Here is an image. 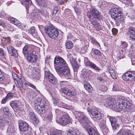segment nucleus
<instances>
[{
    "label": "nucleus",
    "mask_w": 135,
    "mask_h": 135,
    "mask_svg": "<svg viewBox=\"0 0 135 135\" xmlns=\"http://www.w3.org/2000/svg\"><path fill=\"white\" fill-rule=\"evenodd\" d=\"M35 107L36 111L40 114H45L47 111V106L45 105V101L40 99L35 101Z\"/></svg>",
    "instance_id": "f257e3e1"
},
{
    "label": "nucleus",
    "mask_w": 135,
    "mask_h": 135,
    "mask_svg": "<svg viewBox=\"0 0 135 135\" xmlns=\"http://www.w3.org/2000/svg\"><path fill=\"white\" fill-rule=\"evenodd\" d=\"M87 14L90 21H92L93 20H96V19L100 20L102 18L100 13L94 7H91L89 11L87 12Z\"/></svg>",
    "instance_id": "f03ea898"
},
{
    "label": "nucleus",
    "mask_w": 135,
    "mask_h": 135,
    "mask_svg": "<svg viewBox=\"0 0 135 135\" xmlns=\"http://www.w3.org/2000/svg\"><path fill=\"white\" fill-rule=\"evenodd\" d=\"M112 18L116 21L120 22L122 21L123 18L120 9L117 8H114L110 10Z\"/></svg>",
    "instance_id": "7ed1b4c3"
},
{
    "label": "nucleus",
    "mask_w": 135,
    "mask_h": 135,
    "mask_svg": "<svg viewBox=\"0 0 135 135\" xmlns=\"http://www.w3.org/2000/svg\"><path fill=\"white\" fill-rule=\"evenodd\" d=\"M44 31L46 34L52 39L56 38L59 35L58 31L51 25L46 26Z\"/></svg>",
    "instance_id": "20e7f679"
},
{
    "label": "nucleus",
    "mask_w": 135,
    "mask_h": 135,
    "mask_svg": "<svg viewBox=\"0 0 135 135\" xmlns=\"http://www.w3.org/2000/svg\"><path fill=\"white\" fill-rule=\"evenodd\" d=\"M117 102L119 105V111L122 109L124 110L130 109L132 106L131 103L128 100L122 97L118 98Z\"/></svg>",
    "instance_id": "39448f33"
},
{
    "label": "nucleus",
    "mask_w": 135,
    "mask_h": 135,
    "mask_svg": "<svg viewBox=\"0 0 135 135\" xmlns=\"http://www.w3.org/2000/svg\"><path fill=\"white\" fill-rule=\"evenodd\" d=\"M116 102L115 100L111 98L108 99L106 101V103L110 108L115 111H119V105Z\"/></svg>",
    "instance_id": "423d86ee"
},
{
    "label": "nucleus",
    "mask_w": 135,
    "mask_h": 135,
    "mask_svg": "<svg viewBox=\"0 0 135 135\" xmlns=\"http://www.w3.org/2000/svg\"><path fill=\"white\" fill-rule=\"evenodd\" d=\"M81 113H78L77 116L78 117L79 121L84 128L85 126H87L89 125L88 124L90 123L91 122L85 115Z\"/></svg>",
    "instance_id": "0eeeda50"
},
{
    "label": "nucleus",
    "mask_w": 135,
    "mask_h": 135,
    "mask_svg": "<svg viewBox=\"0 0 135 135\" xmlns=\"http://www.w3.org/2000/svg\"><path fill=\"white\" fill-rule=\"evenodd\" d=\"M122 78L125 81H131L135 79V72L129 71L126 72L122 76Z\"/></svg>",
    "instance_id": "6e6552de"
},
{
    "label": "nucleus",
    "mask_w": 135,
    "mask_h": 135,
    "mask_svg": "<svg viewBox=\"0 0 135 135\" xmlns=\"http://www.w3.org/2000/svg\"><path fill=\"white\" fill-rule=\"evenodd\" d=\"M45 77L49 82L54 85L56 84L57 83L56 78L50 71H45Z\"/></svg>",
    "instance_id": "1a4fd4ad"
},
{
    "label": "nucleus",
    "mask_w": 135,
    "mask_h": 135,
    "mask_svg": "<svg viewBox=\"0 0 135 135\" xmlns=\"http://www.w3.org/2000/svg\"><path fill=\"white\" fill-rule=\"evenodd\" d=\"M87 110L89 115H91L93 118L98 120L102 118V116L101 113L97 110L95 109L88 108Z\"/></svg>",
    "instance_id": "9d476101"
},
{
    "label": "nucleus",
    "mask_w": 135,
    "mask_h": 135,
    "mask_svg": "<svg viewBox=\"0 0 135 135\" xmlns=\"http://www.w3.org/2000/svg\"><path fill=\"white\" fill-rule=\"evenodd\" d=\"M70 120L68 114L62 115L58 120H56L57 122L61 125L65 126L69 123Z\"/></svg>",
    "instance_id": "9b49d317"
},
{
    "label": "nucleus",
    "mask_w": 135,
    "mask_h": 135,
    "mask_svg": "<svg viewBox=\"0 0 135 135\" xmlns=\"http://www.w3.org/2000/svg\"><path fill=\"white\" fill-rule=\"evenodd\" d=\"M56 71L61 76L68 77L70 74V69L68 66H65V67L56 70Z\"/></svg>",
    "instance_id": "f8f14e48"
},
{
    "label": "nucleus",
    "mask_w": 135,
    "mask_h": 135,
    "mask_svg": "<svg viewBox=\"0 0 135 135\" xmlns=\"http://www.w3.org/2000/svg\"><path fill=\"white\" fill-rule=\"evenodd\" d=\"M12 76L15 80H16L18 84L17 85L18 87H21V86L23 88L24 85H26V82L24 78L23 77L21 78H18L17 75L15 73H14L12 74Z\"/></svg>",
    "instance_id": "ddd939ff"
},
{
    "label": "nucleus",
    "mask_w": 135,
    "mask_h": 135,
    "mask_svg": "<svg viewBox=\"0 0 135 135\" xmlns=\"http://www.w3.org/2000/svg\"><path fill=\"white\" fill-rule=\"evenodd\" d=\"M37 58V55H35L33 52H32L28 55L26 57V59L29 62H35Z\"/></svg>",
    "instance_id": "4468645a"
},
{
    "label": "nucleus",
    "mask_w": 135,
    "mask_h": 135,
    "mask_svg": "<svg viewBox=\"0 0 135 135\" xmlns=\"http://www.w3.org/2000/svg\"><path fill=\"white\" fill-rule=\"evenodd\" d=\"M33 46L32 45L27 44L22 49V53L25 56H27L32 52L30 49Z\"/></svg>",
    "instance_id": "2eb2a0df"
},
{
    "label": "nucleus",
    "mask_w": 135,
    "mask_h": 135,
    "mask_svg": "<svg viewBox=\"0 0 135 135\" xmlns=\"http://www.w3.org/2000/svg\"><path fill=\"white\" fill-rule=\"evenodd\" d=\"M113 129L114 130L117 129L119 127L118 121L114 118L110 117L109 118Z\"/></svg>",
    "instance_id": "dca6fc26"
},
{
    "label": "nucleus",
    "mask_w": 135,
    "mask_h": 135,
    "mask_svg": "<svg viewBox=\"0 0 135 135\" xmlns=\"http://www.w3.org/2000/svg\"><path fill=\"white\" fill-rule=\"evenodd\" d=\"M84 128L90 135H98L97 130L88 125L87 126H84Z\"/></svg>",
    "instance_id": "f3484780"
},
{
    "label": "nucleus",
    "mask_w": 135,
    "mask_h": 135,
    "mask_svg": "<svg viewBox=\"0 0 135 135\" xmlns=\"http://www.w3.org/2000/svg\"><path fill=\"white\" fill-rule=\"evenodd\" d=\"M20 129L22 131L25 132L27 130L28 128V125L25 122H21L19 124Z\"/></svg>",
    "instance_id": "a211bd4d"
},
{
    "label": "nucleus",
    "mask_w": 135,
    "mask_h": 135,
    "mask_svg": "<svg viewBox=\"0 0 135 135\" xmlns=\"http://www.w3.org/2000/svg\"><path fill=\"white\" fill-rule=\"evenodd\" d=\"M85 65L88 67H89L94 70L97 72H99L100 70L99 68L92 62L90 61H87L85 63Z\"/></svg>",
    "instance_id": "6ab92c4d"
},
{
    "label": "nucleus",
    "mask_w": 135,
    "mask_h": 135,
    "mask_svg": "<svg viewBox=\"0 0 135 135\" xmlns=\"http://www.w3.org/2000/svg\"><path fill=\"white\" fill-rule=\"evenodd\" d=\"M7 49L9 53H12L13 55L15 57L18 56V53L16 50L13 47L9 46L8 47H7Z\"/></svg>",
    "instance_id": "aec40b11"
},
{
    "label": "nucleus",
    "mask_w": 135,
    "mask_h": 135,
    "mask_svg": "<svg viewBox=\"0 0 135 135\" xmlns=\"http://www.w3.org/2000/svg\"><path fill=\"white\" fill-rule=\"evenodd\" d=\"M70 61L73 67L74 71H76L79 67V66L75 60L72 57L70 59Z\"/></svg>",
    "instance_id": "412c9836"
},
{
    "label": "nucleus",
    "mask_w": 135,
    "mask_h": 135,
    "mask_svg": "<svg viewBox=\"0 0 135 135\" xmlns=\"http://www.w3.org/2000/svg\"><path fill=\"white\" fill-rule=\"evenodd\" d=\"M70 61L73 67L74 71H76L79 67V66L75 60L72 57L70 59Z\"/></svg>",
    "instance_id": "4be33fe9"
},
{
    "label": "nucleus",
    "mask_w": 135,
    "mask_h": 135,
    "mask_svg": "<svg viewBox=\"0 0 135 135\" xmlns=\"http://www.w3.org/2000/svg\"><path fill=\"white\" fill-rule=\"evenodd\" d=\"M29 119L31 121H32L34 124L35 123V122L36 121V124H37L39 122L38 120L36 119V117L35 115L33 113H30L29 114Z\"/></svg>",
    "instance_id": "5701e85b"
},
{
    "label": "nucleus",
    "mask_w": 135,
    "mask_h": 135,
    "mask_svg": "<svg viewBox=\"0 0 135 135\" xmlns=\"http://www.w3.org/2000/svg\"><path fill=\"white\" fill-rule=\"evenodd\" d=\"M64 59L62 58L59 57H56L54 59V63L55 65H58L59 64L62 62V61H63Z\"/></svg>",
    "instance_id": "b1692460"
},
{
    "label": "nucleus",
    "mask_w": 135,
    "mask_h": 135,
    "mask_svg": "<svg viewBox=\"0 0 135 135\" xmlns=\"http://www.w3.org/2000/svg\"><path fill=\"white\" fill-rule=\"evenodd\" d=\"M93 21H90L92 24L96 29L98 31L100 29V26L99 24L97 22V21L96 20H93Z\"/></svg>",
    "instance_id": "393cba45"
},
{
    "label": "nucleus",
    "mask_w": 135,
    "mask_h": 135,
    "mask_svg": "<svg viewBox=\"0 0 135 135\" xmlns=\"http://www.w3.org/2000/svg\"><path fill=\"white\" fill-rule=\"evenodd\" d=\"M118 135H133L129 131H125L122 130L120 131L118 133Z\"/></svg>",
    "instance_id": "a878e982"
},
{
    "label": "nucleus",
    "mask_w": 135,
    "mask_h": 135,
    "mask_svg": "<svg viewBox=\"0 0 135 135\" xmlns=\"http://www.w3.org/2000/svg\"><path fill=\"white\" fill-rule=\"evenodd\" d=\"M31 2L30 0H22V4L26 7H28L31 5Z\"/></svg>",
    "instance_id": "bb28decb"
},
{
    "label": "nucleus",
    "mask_w": 135,
    "mask_h": 135,
    "mask_svg": "<svg viewBox=\"0 0 135 135\" xmlns=\"http://www.w3.org/2000/svg\"><path fill=\"white\" fill-rule=\"evenodd\" d=\"M65 45L67 48L68 49H70L73 47V44L72 42L69 41H67L65 43Z\"/></svg>",
    "instance_id": "cd10ccee"
},
{
    "label": "nucleus",
    "mask_w": 135,
    "mask_h": 135,
    "mask_svg": "<svg viewBox=\"0 0 135 135\" xmlns=\"http://www.w3.org/2000/svg\"><path fill=\"white\" fill-rule=\"evenodd\" d=\"M78 131L77 129L71 128L69 131L68 134L77 135L78 134Z\"/></svg>",
    "instance_id": "c85d7f7f"
},
{
    "label": "nucleus",
    "mask_w": 135,
    "mask_h": 135,
    "mask_svg": "<svg viewBox=\"0 0 135 135\" xmlns=\"http://www.w3.org/2000/svg\"><path fill=\"white\" fill-rule=\"evenodd\" d=\"M65 66H68L67 64L66 63L65 61L64 60H63V61H62L60 64H59L57 65L56 68V70L60 69L62 68H64L65 67Z\"/></svg>",
    "instance_id": "c756f323"
},
{
    "label": "nucleus",
    "mask_w": 135,
    "mask_h": 135,
    "mask_svg": "<svg viewBox=\"0 0 135 135\" xmlns=\"http://www.w3.org/2000/svg\"><path fill=\"white\" fill-rule=\"evenodd\" d=\"M84 86L86 90L89 92H91L93 89L92 86L89 83H86L84 85Z\"/></svg>",
    "instance_id": "7c9ffc66"
},
{
    "label": "nucleus",
    "mask_w": 135,
    "mask_h": 135,
    "mask_svg": "<svg viewBox=\"0 0 135 135\" xmlns=\"http://www.w3.org/2000/svg\"><path fill=\"white\" fill-rule=\"evenodd\" d=\"M81 75V77L85 81L88 79L89 76H88V74L86 71L83 70Z\"/></svg>",
    "instance_id": "2f4dec72"
},
{
    "label": "nucleus",
    "mask_w": 135,
    "mask_h": 135,
    "mask_svg": "<svg viewBox=\"0 0 135 135\" xmlns=\"http://www.w3.org/2000/svg\"><path fill=\"white\" fill-rule=\"evenodd\" d=\"M128 32L130 35H135V28L129 27L128 28Z\"/></svg>",
    "instance_id": "473e14b6"
},
{
    "label": "nucleus",
    "mask_w": 135,
    "mask_h": 135,
    "mask_svg": "<svg viewBox=\"0 0 135 135\" xmlns=\"http://www.w3.org/2000/svg\"><path fill=\"white\" fill-rule=\"evenodd\" d=\"M50 133L51 135H62L61 133L58 131L51 130L50 131Z\"/></svg>",
    "instance_id": "72a5a7b5"
},
{
    "label": "nucleus",
    "mask_w": 135,
    "mask_h": 135,
    "mask_svg": "<svg viewBox=\"0 0 135 135\" xmlns=\"http://www.w3.org/2000/svg\"><path fill=\"white\" fill-rule=\"evenodd\" d=\"M37 2V4L41 7H44L45 6L46 3L43 0H38Z\"/></svg>",
    "instance_id": "f704fd0d"
},
{
    "label": "nucleus",
    "mask_w": 135,
    "mask_h": 135,
    "mask_svg": "<svg viewBox=\"0 0 135 135\" xmlns=\"http://www.w3.org/2000/svg\"><path fill=\"white\" fill-rule=\"evenodd\" d=\"M2 41L5 45L8 44L10 42V39L9 38H3L2 40Z\"/></svg>",
    "instance_id": "c9c22d12"
},
{
    "label": "nucleus",
    "mask_w": 135,
    "mask_h": 135,
    "mask_svg": "<svg viewBox=\"0 0 135 135\" xmlns=\"http://www.w3.org/2000/svg\"><path fill=\"white\" fill-rule=\"evenodd\" d=\"M128 45L127 43L125 41H121L120 47L122 48L125 49H126Z\"/></svg>",
    "instance_id": "e433bc0d"
},
{
    "label": "nucleus",
    "mask_w": 135,
    "mask_h": 135,
    "mask_svg": "<svg viewBox=\"0 0 135 135\" xmlns=\"http://www.w3.org/2000/svg\"><path fill=\"white\" fill-rule=\"evenodd\" d=\"M39 13H41L44 16L46 17L48 15L47 12L45 10H41L39 11Z\"/></svg>",
    "instance_id": "4c0bfd02"
},
{
    "label": "nucleus",
    "mask_w": 135,
    "mask_h": 135,
    "mask_svg": "<svg viewBox=\"0 0 135 135\" xmlns=\"http://www.w3.org/2000/svg\"><path fill=\"white\" fill-rule=\"evenodd\" d=\"M88 46H85L82 47L81 48L80 52L82 54L85 53L87 52Z\"/></svg>",
    "instance_id": "58836bf2"
},
{
    "label": "nucleus",
    "mask_w": 135,
    "mask_h": 135,
    "mask_svg": "<svg viewBox=\"0 0 135 135\" xmlns=\"http://www.w3.org/2000/svg\"><path fill=\"white\" fill-rule=\"evenodd\" d=\"M57 106L62 108H66V104L61 102H58Z\"/></svg>",
    "instance_id": "ea45409f"
},
{
    "label": "nucleus",
    "mask_w": 135,
    "mask_h": 135,
    "mask_svg": "<svg viewBox=\"0 0 135 135\" xmlns=\"http://www.w3.org/2000/svg\"><path fill=\"white\" fill-rule=\"evenodd\" d=\"M26 85H27L29 86H30V87H31L35 89H36L35 86H34L33 84H32L31 83H26V85H24L23 86V89L25 90L26 89V87H25V86Z\"/></svg>",
    "instance_id": "a19ab883"
},
{
    "label": "nucleus",
    "mask_w": 135,
    "mask_h": 135,
    "mask_svg": "<svg viewBox=\"0 0 135 135\" xmlns=\"http://www.w3.org/2000/svg\"><path fill=\"white\" fill-rule=\"evenodd\" d=\"M103 133H106L109 132V130L106 125L100 128Z\"/></svg>",
    "instance_id": "79ce46f5"
},
{
    "label": "nucleus",
    "mask_w": 135,
    "mask_h": 135,
    "mask_svg": "<svg viewBox=\"0 0 135 135\" xmlns=\"http://www.w3.org/2000/svg\"><path fill=\"white\" fill-rule=\"evenodd\" d=\"M6 123V122L2 120V118L0 117V127L1 128L3 127L4 126Z\"/></svg>",
    "instance_id": "37998d69"
},
{
    "label": "nucleus",
    "mask_w": 135,
    "mask_h": 135,
    "mask_svg": "<svg viewBox=\"0 0 135 135\" xmlns=\"http://www.w3.org/2000/svg\"><path fill=\"white\" fill-rule=\"evenodd\" d=\"M4 113L6 115H8L9 112V110L8 107L6 106L4 107L3 109Z\"/></svg>",
    "instance_id": "c03bdc74"
},
{
    "label": "nucleus",
    "mask_w": 135,
    "mask_h": 135,
    "mask_svg": "<svg viewBox=\"0 0 135 135\" xmlns=\"http://www.w3.org/2000/svg\"><path fill=\"white\" fill-rule=\"evenodd\" d=\"M75 94V93L74 91H71L69 89L67 95L70 96H74Z\"/></svg>",
    "instance_id": "a18cd8bd"
},
{
    "label": "nucleus",
    "mask_w": 135,
    "mask_h": 135,
    "mask_svg": "<svg viewBox=\"0 0 135 135\" xmlns=\"http://www.w3.org/2000/svg\"><path fill=\"white\" fill-rule=\"evenodd\" d=\"M68 90V89L64 88L61 89L60 90V91L61 93H64L67 95Z\"/></svg>",
    "instance_id": "49530a36"
},
{
    "label": "nucleus",
    "mask_w": 135,
    "mask_h": 135,
    "mask_svg": "<svg viewBox=\"0 0 135 135\" xmlns=\"http://www.w3.org/2000/svg\"><path fill=\"white\" fill-rule=\"evenodd\" d=\"M13 93L11 92L8 93L6 97L8 99H10L13 98Z\"/></svg>",
    "instance_id": "de8ad7c7"
},
{
    "label": "nucleus",
    "mask_w": 135,
    "mask_h": 135,
    "mask_svg": "<svg viewBox=\"0 0 135 135\" xmlns=\"http://www.w3.org/2000/svg\"><path fill=\"white\" fill-rule=\"evenodd\" d=\"M8 20L10 21L13 24H14L16 21L17 20L16 19L11 17H8Z\"/></svg>",
    "instance_id": "09e8293b"
},
{
    "label": "nucleus",
    "mask_w": 135,
    "mask_h": 135,
    "mask_svg": "<svg viewBox=\"0 0 135 135\" xmlns=\"http://www.w3.org/2000/svg\"><path fill=\"white\" fill-rule=\"evenodd\" d=\"M40 74L38 72L36 71L33 74V77L35 79H37L39 77Z\"/></svg>",
    "instance_id": "8fccbe9b"
},
{
    "label": "nucleus",
    "mask_w": 135,
    "mask_h": 135,
    "mask_svg": "<svg viewBox=\"0 0 135 135\" xmlns=\"http://www.w3.org/2000/svg\"><path fill=\"white\" fill-rule=\"evenodd\" d=\"M8 29L10 30V31H11L12 32V31H16V30H17V32H18V29H16V28H13V27L11 26H9L8 28Z\"/></svg>",
    "instance_id": "3c124183"
},
{
    "label": "nucleus",
    "mask_w": 135,
    "mask_h": 135,
    "mask_svg": "<svg viewBox=\"0 0 135 135\" xmlns=\"http://www.w3.org/2000/svg\"><path fill=\"white\" fill-rule=\"evenodd\" d=\"M91 41L93 44H95L97 45H99L100 46V44L99 43H98L95 40V39L93 37H91Z\"/></svg>",
    "instance_id": "603ef678"
},
{
    "label": "nucleus",
    "mask_w": 135,
    "mask_h": 135,
    "mask_svg": "<svg viewBox=\"0 0 135 135\" xmlns=\"http://www.w3.org/2000/svg\"><path fill=\"white\" fill-rule=\"evenodd\" d=\"M30 32L31 34H34L36 32L35 27L33 26L30 29Z\"/></svg>",
    "instance_id": "864d4df0"
},
{
    "label": "nucleus",
    "mask_w": 135,
    "mask_h": 135,
    "mask_svg": "<svg viewBox=\"0 0 135 135\" xmlns=\"http://www.w3.org/2000/svg\"><path fill=\"white\" fill-rule=\"evenodd\" d=\"M93 52L95 54L99 56L101 55V53L99 50L96 49L94 50L93 51Z\"/></svg>",
    "instance_id": "5fc2aeb1"
},
{
    "label": "nucleus",
    "mask_w": 135,
    "mask_h": 135,
    "mask_svg": "<svg viewBox=\"0 0 135 135\" xmlns=\"http://www.w3.org/2000/svg\"><path fill=\"white\" fill-rule=\"evenodd\" d=\"M99 125L100 128L106 126V125L105 121V120H103L102 121L100 122Z\"/></svg>",
    "instance_id": "6e6d98bb"
},
{
    "label": "nucleus",
    "mask_w": 135,
    "mask_h": 135,
    "mask_svg": "<svg viewBox=\"0 0 135 135\" xmlns=\"http://www.w3.org/2000/svg\"><path fill=\"white\" fill-rule=\"evenodd\" d=\"M52 100L54 105H57L58 104V102H59L58 101V100L55 98H52Z\"/></svg>",
    "instance_id": "4d7b16f0"
},
{
    "label": "nucleus",
    "mask_w": 135,
    "mask_h": 135,
    "mask_svg": "<svg viewBox=\"0 0 135 135\" xmlns=\"http://www.w3.org/2000/svg\"><path fill=\"white\" fill-rule=\"evenodd\" d=\"M46 117L49 120H51L52 118V114L51 112H49L48 115L46 116Z\"/></svg>",
    "instance_id": "13d9d810"
},
{
    "label": "nucleus",
    "mask_w": 135,
    "mask_h": 135,
    "mask_svg": "<svg viewBox=\"0 0 135 135\" xmlns=\"http://www.w3.org/2000/svg\"><path fill=\"white\" fill-rule=\"evenodd\" d=\"M7 131L10 134V133H12L13 132V129L12 128L9 127L7 129Z\"/></svg>",
    "instance_id": "bf43d9fd"
},
{
    "label": "nucleus",
    "mask_w": 135,
    "mask_h": 135,
    "mask_svg": "<svg viewBox=\"0 0 135 135\" xmlns=\"http://www.w3.org/2000/svg\"><path fill=\"white\" fill-rule=\"evenodd\" d=\"M14 24L18 27L21 26V23L17 20L16 21Z\"/></svg>",
    "instance_id": "052dcab7"
},
{
    "label": "nucleus",
    "mask_w": 135,
    "mask_h": 135,
    "mask_svg": "<svg viewBox=\"0 0 135 135\" xmlns=\"http://www.w3.org/2000/svg\"><path fill=\"white\" fill-rule=\"evenodd\" d=\"M108 70L109 71L110 74L115 72V71L111 67H108Z\"/></svg>",
    "instance_id": "680f3d73"
},
{
    "label": "nucleus",
    "mask_w": 135,
    "mask_h": 135,
    "mask_svg": "<svg viewBox=\"0 0 135 135\" xmlns=\"http://www.w3.org/2000/svg\"><path fill=\"white\" fill-rule=\"evenodd\" d=\"M58 11V9L56 8V7H55V8H54L53 10L52 15L53 16L55 15L57 13Z\"/></svg>",
    "instance_id": "e2e57ef3"
},
{
    "label": "nucleus",
    "mask_w": 135,
    "mask_h": 135,
    "mask_svg": "<svg viewBox=\"0 0 135 135\" xmlns=\"http://www.w3.org/2000/svg\"><path fill=\"white\" fill-rule=\"evenodd\" d=\"M86 71L87 74H88V76H89V75H92L93 74L92 71L90 70H86Z\"/></svg>",
    "instance_id": "0e129e2a"
},
{
    "label": "nucleus",
    "mask_w": 135,
    "mask_h": 135,
    "mask_svg": "<svg viewBox=\"0 0 135 135\" xmlns=\"http://www.w3.org/2000/svg\"><path fill=\"white\" fill-rule=\"evenodd\" d=\"M97 79L102 83H104L105 81V80L103 79L101 76H98L97 78Z\"/></svg>",
    "instance_id": "69168bd1"
},
{
    "label": "nucleus",
    "mask_w": 135,
    "mask_h": 135,
    "mask_svg": "<svg viewBox=\"0 0 135 135\" xmlns=\"http://www.w3.org/2000/svg\"><path fill=\"white\" fill-rule=\"evenodd\" d=\"M111 77L113 79H116V76L115 72L112 73L110 74Z\"/></svg>",
    "instance_id": "338daca9"
},
{
    "label": "nucleus",
    "mask_w": 135,
    "mask_h": 135,
    "mask_svg": "<svg viewBox=\"0 0 135 135\" xmlns=\"http://www.w3.org/2000/svg\"><path fill=\"white\" fill-rule=\"evenodd\" d=\"M7 14L5 12H1L0 13V17L1 18H3L5 17V16H6Z\"/></svg>",
    "instance_id": "774afa93"
}]
</instances>
